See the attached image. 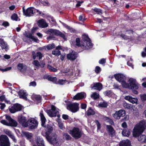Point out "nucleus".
I'll return each instance as SVG.
<instances>
[{
	"label": "nucleus",
	"instance_id": "42",
	"mask_svg": "<svg viewBox=\"0 0 146 146\" xmlns=\"http://www.w3.org/2000/svg\"><path fill=\"white\" fill-rule=\"evenodd\" d=\"M47 68L51 71L53 72H56L57 71V70L53 67L51 66L48 64L47 66Z\"/></svg>",
	"mask_w": 146,
	"mask_h": 146
},
{
	"label": "nucleus",
	"instance_id": "56",
	"mask_svg": "<svg viewBox=\"0 0 146 146\" xmlns=\"http://www.w3.org/2000/svg\"><path fill=\"white\" fill-rule=\"evenodd\" d=\"M11 67H7L5 69L0 68V70L2 71L3 72H4L7 71L11 70Z\"/></svg>",
	"mask_w": 146,
	"mask_h": 146
},
{
	"label": "nucleus",
	"instance_id": "16",
	"mask_svg": "<svg viewBox=\"0 0 146 146\" xmlns=\"http://www.w3.org/2000/svg\"><path fill=\"white\" fill-rule=\"evenodd\" d=\"M86 97L85 93L82 92L77 93L73 97V99L75 100H80L85 98Z\"/></svg>",
	"mask_w": 146,
	"mask_h": 146
},
{
	"label": "nucleus",
	"instance_id": "20",
	"mask_svg": "<svg viewBox=\"0 0 146 146\" xmlns=\"http://www.w3.org/2000/svg\"><path fill=\"white\" fill-rule=\"evenodd\" d=\"M32 55L33 58L34 60L36 59V57H38L39 60H40L43 57L42 54L40 52H38L36 53L34 51H33L32 52Z\"/></svg>",
	"mask_w": 146,
	"mask_h": 146
},
{
	"label": "nucleus",
	"instance_id": "15",
	"mask_svg": "<svg viewBox=\"0 0 146 146\" xmlns=\"http://www.w3.org/2000/svg\"><path fill=\"white\" fill-rule=\"evenodd\" d=\"M78 55L77 52L75 51H72L71 53L67 54V58L68 60L74 61L77 58Z\"/></svg>",
	"mask_w": 146,
	"mask_h": 146
},
{
	"label": "nucleus",
	"instance_id": "50",
	"mask_svg": "<svg viewBox=\"0 0 146 146\" xmlns=\"http://www.w3.org/2000/svg\"><path fill=\"white\" fill-rule=\"evenodd\" d=\"M25 36L28 38L31 39L33 37L32 34L30 33H27L26 32H25Z\"/></svg>",
	"mask_w": 146,
	"mask_h": 146
},
{
	"label": "nucleus",
	"instance_id": "13",
	"mask_svg": "<svg viewBox=\"0 0 146 146\" xmlns=\"http://www.w3.org/2000/svg\"><path fill=\"white\" fill-rule=\"evenodd\" d=\"M18 121L19 123L21 124L23 127H27L28 126V123L26 117L22 115H19L18 117Z\"/></svg>",
	"mask_w": 146,
	"mask_h": 146
},
{
	"label": "nucleus",
	"instance_id": "63",
	"mask_svg": "<svg viewBox=\"0 0 146 146\" xmlns=\"http://www.w3.org/2000/svg\"><path fill=\"white\" fill-rule=\"evenodd\" d=\"M62 118L64 120H67L69 119V116L67 115L63 114L62 115Z\"/></svg>",
	"mask_w": 146,
	"mask_h": 146
},
{
	"label": "nucleus",
	"instance_id": "45",
	"mask_svg": "<svg viewBox=\"0 0 146 146\" xmlns=\"http://www.w3.org/2000/svg\"><path fill=\"white\" fill-rule=\"evenodd\" d=\"M99 95L96 92H94L91 95V97L94 100H96L99 98Z\"/></svg>",
	"mask_w": 146,
	"mask_h": 146
},
{
	"label": "nucleus",
	"instance_id": "14",
	"mask_svg": "<svg viewBox=\"0 0 146 146\" xmlns=\"http://www.w3.org/2000/svg\"><path fill=\"white\" fill-rule=\"evenodd\" d=\"M22 109V106L20 104L16 103L14 104L11 108L9 109V110L11 113H14L16 112L21 110Z\"/></svg>",
	"mask_w": 146,
	"mask_h": 146
},
{
	"label": "nucleus",
	"instance_id": "32",
	"mask_svg": "<svg viewBox=\"0 0 146 146\" xmlns=\"http://www.w3.org/2000/svg\"><path fill=\"white\" fill-rule=\"evenodd\" d=\"M26 65L24 66V64L23 63H19L18 64L17 66V68L18 69L20 70L21 72H23V70H24V69L26 70Z\"/></svg>",
	"mask_w": 146,
	"mask_h": 146
},
{
	"label": "nucleus",
	"instance_id": "38",
	"mask_svg": "<svg viewBox=\"0 0 146 146\" xmlns=\"http://www.w3.org/2000/svg\"><path fill=\"white\" fill-rule=\"evenodd\" d=\"M95 114V112L91 107H89L87 111V115L88 116L93 115Z\"/></svg>",
	"mask_w": 146,
	"mask_h": 146
},
{
	"label": "nucleus",
	"instance_id": "29",
	"mask_svg": "<svg viewBox=\"0 0 146 146\" xmlns=\"http://www.w3.org/2000/svg\"><path fill=\"white\" fill-rule=\"evenodd\" d=\"M23 135L25 136L28 140H30L32 139L33 137V134L31 133H30L28 132H25L23 133Z\"/></svg>",
	"mask_w": 146,
	"mask_h": 146
},
{
	"label": "nucleus",
	"instance_id": "8",
	"mask_svg": "<svg viewBox=\"0 0 146 146\" xmlns=\"http://www.w3.org/2000/svg\"><path fill=\"white\" fill-rule=\"evenodd\" d=\"M0 146H10L9 139L6 135H2L0 136Z\"/></svg>",
	"mask_w": 146,
	"mask_h": 146
},
{
	"label": "nucleus",
	"instance_id": "59",
	"mask_svg": "<svg viewBox=\"0 0 146 146\" xmlns=\"http://www.w3.org/2000/svg\"><path fill=\"white\" fill-rule=\"evenodd\" d=\"M120 36L125 40H127L129 39L128 36L124 34H121L120 35Z\"/></svg>",
	"mask_w": 146,
	"mask_h": 146
},
{
	"label": "nucleus",
	"instance_id": "34",
	"mask_svg": "<svg viewBox=\"0 0 146 146\" xmlns=\"http://www.w3.org/2000/svg\"><path fill=\"white\" fill-rule=\"evenodd\" d=\"M17 125V123L16 121L13 119H12L9 123L8 126L16 127Z\"/></svg>",
	"mask_w": 146,
	"mask_h": 146
},
{
	"label": "nucleus",
	"instance_id": "48",
	"mask_svg": "<svg viewBox=\"0 0 146 146\" xmlns=\"http://www.w3.org/2000/svg\"><path fill=\"white\" fill-rule=\"evenodd\" d=\"M51 110L54 113H55L56 112V115L57 113L58 112V111L56 110V108L53 105H52L51 106Z\"/></svg>",
	"mask_w": 146,
	"mask_h": 146
},
{
	"label": "nucleus",
	"instance_id": "23",
	"mask_svg": "<svg viewBox=\"0 0 146 146\" xmlns=\"http://www.w3.org/2000/svg\"><path fill=\"white\" fill-rule=\"evenodd\" d=\"M131 143L128 139L123 140L121 141L119 144V146H131Z\"/></svg>",
	"mask_w": 146,
	"mask_h": 146
},
{
	"label": "nucleus",
	"instance_id": "12",
	"mask_svg": "<svg viewBox=\"0 0 146 146\" xmlns=\"http://www.w3.org/2000/svg\"><path fill=\"white\" fill-rule=\"evenodd\" d=\"M125 114V111L123 110H120L116 111L115 113L112 114V116L116 119H119L121 117L124 116Z\"/></svg>",
	"mask_w": 146,
	"mask_h": 146
},
{
	"label": "nucleus",
	"instance_id": "30",
	"mask_svg": "<svg viewBox=\"0 0 146 146\" xmlns=\"http://www.w3.org/2000/svg\"><path fill=\"white\" fill-rule=\"evenodd\" d=\"M46 112L47 113L49 116L50 117H55L56 116V112H55V113H54L50 109L46 110Z\"/></svg>",
	"mask_w": 146,
	"mask_h": 146
},
{
	"label": "nucleus",
	"instance_id": "21",
	"mask_svg": "<svg viewBox=\"0 0 146 146\" xmlns=\"http://www.w3.org/2000/svg\"><path fill=\"white\" fill-rule=\"evenodd\" d=\"M38 26L42 28L47 27L48 26L43 19L38 20Z\"/></svg>",
	"mask_w": 146,
	"mask_h": 146
},
{
	"label": "nucleus",
	"instance_id": "60",
	"mask_svg": "<svg viewBox=\"0 0 146 146\" xmlns=\"http://www.w3.org/2000/svg\"><path fill=\"white\" fill-rule=\"evenodd\" d=\"M9 137L11 138V139H12L13 141L15 142H16L17 140L15 138V136L12 133L11 135H10L9 136Z\"/></svg>",
	"mask_w": 146,
	"mask_h": 146
},
{
	"label": "nucleus",
	"instance_id": "27",
	"mask_svg": "<svg viewBox=\"0 0 146 146\" xmlns=\"http://www.w3.org/2000/svg\"><path fill=\"white\" fill-rule=\"evenodd\" d=\"M76 45L78 46L79 47H80L83 50H86V47L85 46L84 47L82 46V40L80 41V39L79 38H76Z\"/></svg>",
	"mask_w": 146,
	"mask_h": 146
},
{
	"label": "nucleus",
	"instance_id": "6",
	"mask_svg": "<svg viewBox=\"0 0 146 146\" xmlns=\"http://www.w3.org/2000/svg\"><path fill=\"white\" fill-rule=\"evenodd\" d=\"M69 133L76 139L80 138L82 135V133L79 128L77 127H74L72 130H70Z\"/></svg>",
	"mask_w": 146,
	"mask_h": 146
},
{
	"label": "nucleus",
	"instance_id": "24",
	"mask_svg": "<svg viewBox=\"0 0 146 146\" xmlns=\"http://www.w3.org/2000/svg\"><path fill=\"white\" fill-rule=\"evenodd\" d=\"M18 94L20 98H22L27 100V97L26 93L23 90H20L18 92Z\"/></svg>",
	"mask_w": 146,
	"mask_h": 146
},
{
	"label": "nucleus",
	"instance_id": "10",
	"mask_svg": "<svg viewBox=\"0 0 146 146\" xmlns=\"http://www.w3.org/2000/svg\"><path fill=\"white\" fill-rule=\"evenodd\" d=\"M28 127L31 129H36L37 128L38 123L37 120L34 118H31L28 120Z\"/></svg>",
	"mask_w": 146,
	"mask_h": 146
},
{
	"label": "nucleus",
	"instance_id": "40",
	"mask_svg": "<svg viewBox=\"0 0 146 146\" xmlns=\"http://www.w3.org/2000/svg\"><path fill=\"white\" fill-rule=\"evenodd\" d=\"M52 54L56 56H58L60 55L61 52L59 50L55 49L52 51Z\"/></svg>",
	"mask_w": 146,
	"mask_h": 146
},
{
	"label": "nucleus",
	"instance_id": "64",
	"mask_svg": "<svg viewBox=\"0 0 146 146\" xmlns=\"http://www.w3.org/2000/svg\"><path fill=\"white\" fill-rule=\"evenodd\" d=\"M1 123L4 125L8 126L9 123L7 122L5 120H1Z\"/></svg>",
	"mask_w": 146,
	"mask_h": 146
},
{
	"label": "nucleus",
	"instance_id": "62",
	"mask_svg": "<svg viewBox=\"0 0 146 146\" xmlns=\"http://www.w3.org/2000/svg\"><path fill=\"white\" fill-rule=\"evenodd\" d=\"M5 95H3L0 96V101L2 102L5 101Z\"/></svg>",
	"mask_w": 146,
	"mask_h": 146
},
{
	"label": "nucleus",
	"instance_id": "35",
	"mask_svg": "<svg viewBox=\"0 0 146 146\" xmlns=\"http://www.w3.org/2000/svg\"><path fill=\"white\" fill-rule=\"evenodd\" d=\"M98 106L101 108H106L108 106V104L107 102L104 101L103 102H101L100 103L98 104Z\"/></svg>",
	"mask_w": 146,
	"mask_h": 146
},
{
	"label": "nucleus",
	"instance_id": "4",
	"mask_svg": "<svg viewBox=\"0 0 146 146\" xmlns=\"http://www.w3.org/2000/svg\"><path fill=\"white\" fill-rule=\"evenodd\" d=\"M82 39V46L86 47V50H89L92 48L93 46V44L92 43L90 38L88 35H83Z\"/></svg>",
	"mask_w": 146,
	"mask_h": 146
},
{
	"label": "nucleus",
	"instance_id": "9",
	"mask_svg": "<svg viewBox=\"0 0 146 146\" xmlns=\"http://www.w3.org/2000/svg\"><path fill=\"white\" fill-rule=\"evenodd\" d=\"M47 33H53L55 35L59 36L62 38L64 40H66L65 35L58 30L56 29H50L47 31Z\"/></svg>",
	"mask_w": 146,
	"mask_h": 146
},
{
	"label": "nucleus",
	"instance_id": "18",
	"mask_svg": "<svg viewBox=\"0 0 146 146\" xmlns=\"http://www.w3.org/2000/svg\"><path fill=\"white\" fill-rule=\"evenodd\" d=\"M102 85L99 82L94 83L93 85H91V88L92 89L96 90L99 91L102 88Z\"/></svg>",
	"mask_w": 146,
	"mask_h": 146
},
{
	"label": "nucleus",
	"instance_id": "52",
	"mask_svg": "<svg viewBox=\"0 0 146 146\" xmlns=\"http://www.w3.org/2000/svg\"><path fill=\"white\" fill-rule=\"evenodd\" d=\"M52 78L51 76L48 74H45L43 77L44 79H47L49 81H50Z\"/></svg>",
	"mask_w": 146,
	"mask_h": 146
},
{
	"label": "nucleus",
	"instance_id": "1",
	"mask_svg": "<svg viewBox=\"0 0 146 146\" xmlns=\"http://www.w3.org/2000/svg\"><path fill=\"white\" fill-rule=\"evenodd\" d=\"M114 76L117 80L121 83V84L123 87L126 88H130L132 90H136L138 89V84L136 83L135 80L132 78L129 79V83L128 84L125 81L126 77L123 74H115Z\"/></svg>",
	"mask_w": 146,
	"mask_h": 146
},
{
	"label": "nucleus",
	"instance_id": "17",
	"mask_svg": "<svg viewBox=\"0 0 146 146\" xmlns=\"http://www.w3.org/2000/svg\"><path fill=\"white\" fill-rule=\"evenodd\" d=\"M107 131L109 135L113 137L115 134V131L113 127L111 125H106Z\"/></svg>",
	"mask_w": 146,
	"mask_h": 146
},
{
	"label": "nucleus",
	"instance_id": "43",
	"mask_svg": "<svg viewBox=\"0 0 146 146\" xmlns=\"http://www.w3.org/2000/svg\"><path fill=\"white\" fill-rule=\"evenodd\" d=\"M11 18L12 20L17 21L18 20V17L16 13H14L11 15Z\"/></svg>",
	"mask_w": 146,
	"mask_h": 146
},
{
	"label": "nucleus",
	"instance_id": "22",
	"mask_svg": "<svg viewBox=\"0 0 146 146\" xmlns=\"http://www.w3.org/2000/svg\"><path fill=\"white\" fill-rule=\"evenodd\" d=\"M125 99L128 100L132 104H136L137 102L138 99L137 98H133L131 96H127L125 97Z\"/></svg>",
	"mask_w": 146,
	"mask_h": 146
},
{
	"label": "nucleus",
	"instance_id": "2",
	"mask_svg": "<svg viewBox=\"0 0 146 146\" xmlns=\"http://www.w3.org/2000/svg\"><path fill=\"white\" fill-rule=\"evenodd\" d=\"M146 127V123L144 120H142L134 127L132 132L133 137H137L141 135Z\"/></svg>",
	"mask_w": 146,
	"mask_h": 146
},
{
	"label": "nucleus",
	"instance_id": "33",
	"mask_svg": "<svg viewBox=\"0 0 146 146\" xmlns=\"http://www.w3.org/2000/svg\"><path fill=\"white\" fill-rule=\"evenodd\" d=\"M60 22L63 25V26H64L66 29L70 30L71 32H75V30L74 29L71 27H70L68 26V25L64 23L61 21H60Z\"/></svg>",
	"mask_w": 146,
	"mask_h": 146
},
{
	"label": "nucleus",
	"instance_id": "28",
	"mask_svg": "<svg viewBox=\"0 0 146 146\" xmlns=\"http://www.w3.org/2000/svg\"><path fill=\"white\" fill-rule=\"evenodd\" d=\"M0 46L2 50L5 49L6 51H7L9 49L8 46L7 44L4 41L0 43Z\"/></svg>",
	"mask_w": 146,
	"mask_h": 146
},
{
	"label": "nucleus",
	"instance_id": "7",
	"mask_svg": "<svg viewBox=\"0 0 146 146\" xmlns=\"http://www.w3.org/2000/svg\"><path fill=\"white\" fill-rule=\"evenodd\" d=\"M57 137V135L55 133H52L51 135L46 138L48 141L55 146L58 145L59 144Z\"/></svg>",
	"mask_w": 146,
	"mask_h": 146
},
{
	"label": "nucleus",
	"instance_id": "19",
	"mask_svg": "<svg viewBox=\"0 0 146 146\" xmlns=\"http://www.w3.org/2000/svg\"><path fill=\"white\" fill-rule=\"evenodd\" d=\"M39 116L40 117L41 126H44L46 121V119L43 114V111L42 110L40 112Z\"/></svg>",
	"mask_w": 146,
	"mask_h": 146
},
{
	"label": "nucleus",
	"instance_id": "47",
	"mask_svg": "<svg viewBox=\"0 0 146 146\" xmlns=\"http://www.w3.org/2000/svg\"><path fill=\"white\" fill-rule=\"evenodd\" d=\"M94 12H96L97 14H102V11L101 9H100L97 8L96 7H95L94 9H92Z\"/></svg>",
	"mask_w": 146,
	"mask_h": 146
},
{
	"label": "nucleus",
	"instance_id": "61",
	"mask_svg": "<svg viewBox=\"0 0 146 146\" xmlns=\"http://www.w3.org/2000/svg\"><path fill=\"white\" fill-rule=\"evenodd\" d=\"M33 64L36 66H38L40 65L39 62L36 60H34L33 62Z\"/></svg>",
	"mask_w": 146,
	"mask_h": 146
},
{
	"label": "nucleus",
	"instance_id": "37",
	"mask_svg": "<svg viewBox=\"0 0 146 146\" xmlns=\"http://www.w3.org/2000/svg\"><path fill=\"white\" fill-rule=\"evenodd\" d=\"M63 136L64 138H65V140L66 141L70 140L72 138L70 135L67 133H64Z\"/></svg>",
	"mask_w": 146,
	"mask_h": 146
},
{
	"label": "nucleus",
	"instance_id": "26",
	"mask_svg": "<svg viewBox=\"0 0 146 146\" xmlns=\"http://www.w3.org/2000/svg\"><path fill=\"white\" fill-rule=\"evenodd\" d=\"M36 143L38 146H45L43 139L40 137H38Z\"/></svg>",
	"mask_w": 146,
	"mask_h": 146
},
{
	"label": "nucleus",
	"instance_id": "49",
	"mask_svg": "<svg viewBox=\"0 0 146 146\" xmlns=\"http://www.w3.org/2000/svg\"><path fill=\"white\" fill-rule=\"evenodd\" d=\"M46 47L48 50H50L54 48L55 45L54 43L50 44L47 45Z\"/></svg>",
	"mask_w": 146,
	"mask_h": 146
},
{
	"label": "nucleus",
	"instance_id": "36",
	"mask_svg": "<svg viewBox=\"0 0 146 146\" xmlns=\"http://www.w3.org/2000/svg\"><path fill=\"white\" fill-rule=\"evenodd\" d=\"M34 99L38 102V103L41 102L42 97L40 95H35L33 96Z\"/></svg>",
	"mask_w": 146,
	"mask_h": 146
},
{
	"label": "nucleus",
	"instance_id": "55",
	"mask_svg": "<svg viewBox=\"0 0 146 146\" xmlns=\"http://www.w3.org/2000/svg\"><path fill=\"white\" fill-rule=\"evenodd\" d=\"M97 125V129L100 130L101 128V124L98 120H96L95 121Z\"/></svg>",
	"mask_w": 146,
	"mask_h": 146
},
{
	"label": "nucleus",
	"instance_id": "46",
	"mask_svg": "<svg viewBox=\"0 0 146 146\" xmlns=\"http://www.w3.org/2000/svg\"><path fill=\"white\" fill-rule=\"evenodd\" d=\"M123 106L125 108H127L128 109H131L132 108V105L127 104V103H125L123 104Z\"/></svg>",
	"mask_w": 146,
	"mask_h": 146
},
{
	"label": "nucleus",
	"instance_id": "44",
	"mask_svg": "<svg viewBox=\"0 0 146 146\" xmlns=\"http://www.w3.org/2000/svg\"><path fill=\"white\" fill-rule=\"evenodd\" d=\"M40 2L44 6H49L50 5V3L47 0H41Z\"/></svg>",
	"mask_w": 146,
	"mask_h": 146
},
{
	"label": "nucleus",
	"instance_id": "57",
	"mask_svg": "<svg viewBox=\"0 0 146 146\" xmlns=\"http://www.w3.org/2000/svg\"><path fill=\"white\" fill-rule=\"evenodd\" d=\"M9 25L10 24L9 22L6 21H4L2 24V25L4 26L5 27L9 26Z\"/></svg>",
	"mask_w": 146,
	"mask_h": 146
},
{
	"label": "nucleus",
	"instance_id": "11",
	"mask_svg": "<svg viewBox=\"0 0 146 146\" xmlns=\"http://www.w3.org/2000/svg\"><path fill=\"white\" fill-rule=\"evenodd\" d=\"M44 127L45 128V137H49L50 135L52 133L54 129V127L53 126L52 124L50 123L47 124L45 125Z\"/></svg>",
	"mask_w": 146,
	"mask_h": 146
},
{
	"label": "nucleus",
	"instance_id": "5",
	"mask_svg": "<svg viewBox=\"0 0 146 146\" xmlns=\"http://www.w3.org/2000/svg\"><path fill=\"white\" fill-rule=\"evenodd\" d=\"M79 104L75 103H70L66 105L67 109L72 113H75L79 110Z\"/></svg>",
	"mask_w": 146,
	"mask_h": 146
},
{
	"label": "nucleus",
	"instance_id": "39",
	"mask_svg": "<svg viewBox=\"0 0 146 146\" xmlns=\"http://www.w3.org/2000/svg\"><path fill=\"white\" fill-rule=\"evenodd\" d=\"M112 92L111 90H107L106 91L104 92V94L105 96H108L110 97L112 95Z\"/></svg>",
	"mask_w": 146,
	"mask_h": 146
},
{
	"label": "nucleus",
	"instance_id": "58",
	"mask_svg": "<svg viewBox=\"0 0 146 146\" xmlns=\"http://www.w3.org/2000/svg\"><path fill=\"white\" fill-rule=\"evenodd\" d=\"M106 62V60L105 59L103 58L101 59L99 61V63L100 64H105Z\"/></svg>",
	"mask_w": 146,
	"mask_h": 146
},
{
	"label": "nucleus",
	"instance_id": "51",
	"mask_svg": "<svg viewBox=\"0 0 146 146\" xmlns=\"http://www.w3.org/2000/svg\"><path fill=\"white\" fill-rule=\"evenodd\" d=\"M50 81L52 82L54 84H57L58 79L56 77H52Z\"/></svg>",
	"mask_w": 146,
	"mask_h": 146
},
{
	"label": "nucleus",
	"instance_id": "41",
	"mask_svg": "<svg viewBox=\"0 0 146 146\" xmlns=\"http://www.w3.org/2000/svg\"><path fill=\"white\" fill-rule=\"evenodd\" d=\"M67 82V80L63 79H59L58 80L57 84H59L60 85H63L65 83Z\"/></svg>",
	"mask_w": 146,
	"mask_h": 146
},
{
	"label": "nucleus",
	"instance_id": "25",
	"mask_svg": "<svg viewBox=\"0 0 146 146\" xmlns=\"http://www.w3.org/2000/svg\"><path fill=\"white\" fill-rule=\"evenodd\" d=\"M131 130L128 128L124 129L122 130V133L124 136L128 137L129 136Z\"/></svg>",
	"mask_w": 146,
	"mask_h": 146
},
{
	"label": "nucleus",
	"instance_id": "53",
	"mask_svg": "<svg viewBox=\"0 0 146 146\" xmlns=\"http://www.w3.org/2000/svg\"><path fill=\"white\" fill-rule=\"evenodd\" d=\"M101 71L100 68L99 66H96L95 68V72L96 74L100 73Z\"/></svg>",
	"mask_w": 146,
	"mask_h": 146
},
{
	"label": "nucleus",
	"instance_id": "54",
	"mask_svg": "<svg viewBox=\"0 0 146 146\" xmlns=\"http://www.w3.org/2000/svg\"><path fill=\"white\" fill-rule=\"evenodd\" d=\"M140 98L142 101L144 102L146 101V95L145 94H143L141 95Z\"/></svg>",
	"mask_w": 146,
	"mask_h": 146
},
{
	"label": "nucleus",
	"instance_id": "31",
	"mask_svg": "<svg viewBox=\"0 0 146 146\" xmlns=\"http://www.w3.org/2000/svg\"><path fill=\"white\" fill-rule=\"evenodd\" d=\"M138 141L142 143H146V136L145 135H140L138 136Z\"/></svg>",
	"mask_w": 146,
	"mask_h": 146
},
{
	"label": "nucleus",
	"instance_id": "3",
	"mask_svg": "<svg viewBox=\"0 0 146 146\" xmlns=\"http://www.w3.org/2000/svg\"><path fill=\"white\" fill-rule=\"evenodd\" d=\"M23 14L27 17H30L33 15H40L41 12L33 7H30L25 10L24 7L23 8Z\"/></svg>",
	"mask_w": 146,
	"mask_h": 146
}]
</instances>
